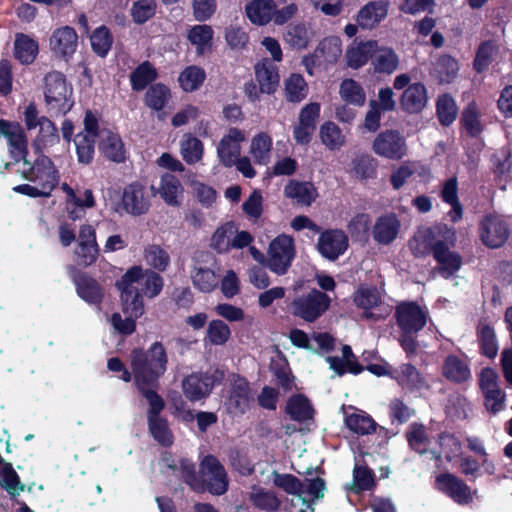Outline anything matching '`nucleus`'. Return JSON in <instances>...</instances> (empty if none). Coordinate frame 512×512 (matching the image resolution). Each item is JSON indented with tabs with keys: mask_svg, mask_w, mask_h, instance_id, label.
I'll return each mask as SVG.
<instances>
[{
	"mask_svg": "<svg viewBox=\"0 0 512 512\" xmlns=\"http://www.w3.org/2000/svg\"><path fill=\"white\" fill-rule=\"evenodd\" d=\"M91 45L95 53L105 56L112 44V37L109 30L102 26L97 28L90 37Z\"/></svg>",
	"mask_w": 512,
	"mask_h": 512,
	"instance_id": "69168bd1",
	"label": "nucleus"
},
{
	"mask_svg": "<svg viewBox=\"0 0 512 512\" xmlns=\"http://www.w3.org/2000/svg\"><path fill=\"white\" fill-rule=\"evenodd\" d=\"M116 286L121 291L123 312L142 316L144 313L142 295L149 298L156 297L163 288V279L153 270L134 266L117 281Z\"/></svg>",
	"mask_w": 512,
	"mask_h": 512,
	"instance_id": "f257e3e1",
	"label": "nucleus"
},
{
	"mask_svg": "<svg viewBox=\"0 0 512 512\" xmlns=\"http://www.w3.org/2000/svg\"><path fill=\"white\" fill-rule=\"evenodd\" d=\"M180 152L188 164H194L202 158L203 144L196 137L185 135L181 140Z\"/></svg>",
	"mask_w": 512,
	"mask_h": 512,
	"instance_id": "864d4df0",
	"label": "nucleus"
},
{
	"mask_svg": "<svg viewBox=\"0 0 512 512\" xmlns=\"http://www.w3.org/2000/svg\"><path fill=\"white\" fill-rule=\"evenodd\" d=\"M479 237L488 248L503 246L510 236L508 223L497 215L484 216L478 226Z\"/></svg>",
	"mask_w": 512,
	"mask_h": 512,
	"instance_id": "6e6552de",
	"label": "nucleus"
},
{
	"mask_svg": "<svg viewBox=\"0 0 512 512\" xmlns=\"http://www.w3.org/2000/svg\"><path fill=\"white\" fill-rule=\"evenodd\" d=\"M394 316L401 331L408 333H418L427 321V313L415 302L400 303Z\"/></svg>",
	"mask_w": 512,
	"mask_h": 512,
	"instance_id": "f8f14e48",
	"label": "nucleus"
},
{
	"mask_svg": "<svg viewBox=\"0 0 512 512\" xmlns=\"http://www.w3.org/2000/svg\"><path fill=\"white\" fill-rule=\"evenodd\" d=\"M427 91L423 84L414 83L408 86L403 92L400 105L408 113H418L427 104Z\"/></svg>",
	"mask_w": 512,
	"mask_h": 512,
	"instance_id": "bb28decb",
	"label": "nucleus"
},
{
	"mask_svg": "<svg viewBox=\"0 0 512 512\" xmlns=\"http://www.w3.org/2000/svg\"><path fill=\"white\" fill-rule=\"evenodd\" d=\"M346 426L354 433L367 435L375 431L376 423L363 412H353L345 417Z\"/></svg>",
	"mask_w": 512,
	"mask_h": 512,
	"instance_id": "37998d69",
	"label": "nucleus"
},
{
	"mask_svg": "<svg viewBox=\"0 0 512 512\" xmlns=\"http://www.w3.org/2000/svg\"><path fill=\"white\" fill-rule=\"evenodd\" d=\"M149 431L153 438L162 446H170L173 443V434L166 419L162 417L148 419Z\"/></svg>",
	"mask_w": 512,
	"mask_h": 512,
	"instance_id": "6e6d98bb",
	"label": "nucleus"
},
{
	"mask_svg": "<svg viewBox=\"0 0 512 512\" xmlns=\"http://www.w3.org/2000/svg\"><path fill=\"white\" fill-rule=\"evenodd\" d=\"M284 192L288 198L295 199L298 203L306 206H309L317 196L316 189L310 182L291 181L286 185Z\"/></svg>",
	"mask_w": 512,
	"mask_h": 512,
	"instance_id": "2f4dec72",
	"label": "nucleus"
},
{
	"mask_svg": "<svg viewBox=\"0 0 512 512\" xmlns=\"http://www.w3.org/2000/svg\"><path fill=\"white\" fill-rule=\"evenodd\" d=\"M193 285L201 292L209 293L214 290L218 283L219 278L213 270L209 268L198 267L195 268L191 274Z\"/></svg>",
	"mask_w": 512,
	"mask_h": 512,
	"instance_id": "a18cd8bd",
	"label": "nucleus"
},
{
	"mask_svg": "<svg viewBox=\"0 0 512 512\" xmlns=\"http://www.w3.org/2000/svg\"><path fill=\"white\" fill-rule=\"evenodd\" d=\"M373 63L376 71L391 74L397 69L399 59L391 48H377Z\"/></svg>",
	"mask_w": 512,
	"mask_h": 512,
	"instance_id": "49530a36",
	"label": "nucleus"
},
{
	"mask_svg": "<svg viewBox=\"0 0 512 512\" xmlns=\"http://www.w3.org/2000/svg\"><path fill=\"white\" fill-rule=\"evenodd\" d=\"M0 475L2 477L1 485L10 494L15 495L24 490V485L20 483L17 473L10 463L5 462L0 456Z\"/></svg>",
	"mask_w": 512,
	"mask_h": 512,
	"instance_id": "603ef678",
	"label": "nucleus"
},
{
	"mask_svg": "<svg viewBox=\"0 0 512 512\" xmlns=\"http://www.w3.org/2000/svg\"><path fill=\"white\" fill-rule=\"evenodd\" d=\"M443 375L453 382H464L470 377V370L466 363H464L457 356H448L442 367Z\"/></svg>",
	"mask_w": 512,
	"mask_h": 512,
	"instance_id": "e433bc0d",
	"label": "nucleus"
},
{
	"mask_svg": "<svg viewBox=\"0 0 512 512\" xmlns=\"http://www.w3.org/2000/svg\"><path fill=\"white\" fill-rule=\"evenodd\" d=\"M458 63L449 55L439 57L433 73L440 83H450L457 75Z\"/></svg>",
	"mask_w": 512,
	"mask_h": 512,
	"instance_id": "c03bdc74",
	"label": "nucleus"
},
{
	"mask_svg": "<svg viewBox=\"0 0 512 512\" xmlns=\"http://www.w3.org/2000/svg\"><path fill=\"white\" fill-rule=\"evenodd\" d=\"M183 191L180 181L176 176L166 173L162 176L158 192L166 204L179 206L178 195Z\"/></svg>",
	"mask_w": 512,
	"mask_h": 512,
	"instance_id": "c9c22d12",
	"label": "nucleus"
},
{
	"mask_svg": "<svg viewBox=\"0 0 512 512\" xmlns=\"http://www.w3.org/2000/svg\"><path fill=\"white\" fill-rule=\"evenodd\" d=\"M354 302L358 307L363 308L364 310H369L377 306L381 302V298L377 288L361 287L354 295ZM364 316L366 318H371L373 313L365 311Z\"/></svg>",
	"mask_w": 512,
	"mask_h": 512,
	"instance_id": "09e8293b",
	"label": "nucleus"
},
{
	"mask_svg": "<svg viewBox=\"0 0 512 512\" xmlns=\"http://www.w3.org/2000/svg\"><path fill=\"white\" fill-rule=\"evenodd\" d=\"M256 80L262 93L272 94L279 85L277 66L269 59H263L255 65Z\"/></svg>",
	"mask_w": 512,
	"mask_h": 512,
	"instance_id": "b1692460",
	"label": "nucleus"
},
{
	"mask_svg": "<svg viewBox=\"0 0 512 512\" xmlns=\"http://www.w3.org/2000/svg\"><path fill=\"white\" fill-rule=\"evenodd\" d=\"M461 122L466 131L471 136H477L481 130V123L479 120V113L475 103H470L467 108L463 111L461 116Z\"/></svg>",
	"mask_w": 512,
	"mask_h": 512,
	"instance_id": "774afa93",
	"label": "nucleus"
},
{
	"mask_svg": "<svg viewBox=\"0 0 512 512\" xmlns=\"http://www.w3.org/2000/svg\"><path fill=\"white\" fill-rule=\"evenodd\" d=\"M341 46V40L338 37H327L315 49V56L319 57L323 64H333L341 56Z\"/></svg>",
	"mask_w": 512,
	"mask_h": 512,
	"instance_id": "4c0bfd02",
	"label": "nucleus"
},
{
	"mask_svg": "<svg viewBox=\"0 0 512 512\" xmlns=\"http://www.w3.org/2000/svg\"><path fill=\"white\" fill-rule=\"evenodd\" d=\"M222 377V373L215 371L214 374L208 372H195L182 380V390L187 399L192 402L206 398L212 391L215 381Z\"/></svg>",
	"mask_w": 512,
	"mask_h": 512,
	"instance_id": "9d476101",
	"label": "nucleus"
},
{
	"mask_svg": "<svg viewBox=\"0 0 512 512\" xmlns=\"http://www.w3.org/2000/svg\"><path fill=\"white\" fill-rule=\"evenodd\" d=\"M397 381L399 385L410 391L429 388V385L427 384L424 377L411 364L401 365L400 372L397 376Z\"/></svg>",
	"mask_w": 512,
	"mask_h": 512,
	"instance_id": "f704fd0d",
	"label": "nucleus"
},
{
	"mask_svg": "<svg viewBox=\"0 0 512 512\" xmlns=\"http://www.w3.org/2000/svg\"><path fill=\"white\" fill-rule=\"evenodd\" d=\"M322 143L331 150L339 149L345 143V136L333 122H326L320 128Z\"/></svg>",
	"mask_w": 512,
	"mask_h": 512,
	"instance_id": "3c124183",
	"label": "nucleus"
},
{
	"mask_svg": "<svg viewBox=\"0 0 512 512\" xmlns=\"http://www.w3.org/2000/svg\"><path fill=\"white\" fill-rule=\"evenodd\" d=\"M168 356L162 342H154L148 350L135 348L130 353V367L136 386L157 385L167 369Z\"/></svg>",
	"mask_w": 512,
	"mask_h": 512,
	"instance_id": "f03ea898",
	"label": "nucleus"
},
{
	"mask_svg": "<svg viewBox=\"0 0 512 512\" xmlns=\"http://www.w3.org/2000/svg\"><path fill=\"white\" fill-rule=\"evenodd\" d=\"M439 489L445 492L460 505H468L473 501L477 491H471L470 487L452 474H443L437 478Z\"/></svg>",
	"mask_w": 512,
	"mask_h": 512,
	"instance_id": "2eb2a0df",
	"label": "nucleus"
},
{
	"mask_svg": "<svg viewBox=\"0 0 512 512\" xmlns=\"http://www.w3.org/2000/svg\"><path fill=\"white\" fill-rule=\"evenodd\" d=\"M38 53V43L30 36L17 33L14 43V55L23 64L32 63Z\"/></svg>",
	"mask_w": 512,
	"mask_h": 512,
	"instance_id": "7c9ffc66",
	"label": "nucleus"
},
{
	"mask_svg": "<svg viewBox=\"0 0 512 512\" xmlns=\"http://www.w3.org/2000/svg\"><path fill=\"white\" fill-rule=\"evenodd\" d=\"M207 335L213 345H223L229 340L231 331L223 321L213 320L208 325Z\"/></svg>",
	"mask_w": 512,
	"mask_h": 512,
	"instance_id": "338daca9",
	"label": "nucleus"
},
{
	"mask_svg": "<svg viewBox=\"0 0 512 512\" xmlns=\"http://www.w3.org/2000/svg\"><path fill=\"white\" fill-rule=\"evenodd\" d=\"M157 77V72L148 61L139 65L130 75L133 90L141 91Z\"/></svg>",
	"mask_w": 512,
	"mask_h": 512,
	"instance_id": "de8ad7c7",
	"label": "nucleus"
},
{
	"mask_svg": "<svg viewBox=\"0 0 512 512\" xmlns=\"http://www.w3.org/2000/svg\"><path fill=\"white\" fill-rule=\"evenodd\" d=\"M331 298L317 289L296 297L288 306L291 314L312 323L321 317L329 308Z\"/></svg>",
	"mask_w": 512,
	"mask_h": 512,
	"instance_id": "20e7f679",
	"label": "nucleus"
},
{
	"mask_svg": "<svg viewBox=\"0 0 512 512\" xmlns=\"http://www.w3.org/2000/svg\"><path fill=\"white\" fill-rule=\"evenodd\" d=\"M437 114L440 122L448 126L456 118L457 108L452 97L449 95H442L437 101Z\"/></svg>",
	"mask_w": 512,
	"mask_h": 512,
	"instance_id": "e2e57ef3",
	"label": "nucleus"
},
{
	"mask_svg": "<svg viewBox=\"0 0 512 512\" xmlns=\"http://www.w3.org/2000/svg\"><path fill=\"white\" fill-rule=\"evenodd\" d=\"M295 257L294 240L291 236L282 234L269 245L267 267L277 275H284Z\"/></svg>",
	"mask_w": 512,
	"mask_h": 512,
	"instance_id": "423d86ee",
	"label": "nucleus"
},
{
	"mask_svg": "<svg viewBox=\"0 0 512 512\" xmlns=\"http://www.w3.org/2000/svg\"><path fill=\"white\" fill-rule=\"evenodd\" d=\"M372 149L379 156L398 160L406 155L407 145L405 138L398 131L385 130L377 135Z\"/></svg>",
	"mask_w": 512,
	"mask_h": 512,
	"instance_id": "9b49d317",
	"label": "nucleus"
},
{
	"mask_svg": "<svg viewBox=\"0 0 512 512\" xmlns=\"http://www.w3.org/2000/svg\"><path fill=\"white\" fill-rule=\"evenodd\" d=\"M0 133L7 138L10 146L13 148L11 154L15 158V163L21 164V160L27 159V138L19 124L0 120Z\"/></svg>",
	"mask_w": 512,
	"mask_h": 512,
	"instance_id": "4468645a",
	"label": "nucleus"
},
{
	"mask_svg": "<svg viewBox=\"0 0 512 512\" xmlns=\"http://www.w3.org/2000/svg\"><path fill=\"white\" fill-rule=\"evenodd\" d=\"M400 221L394 214H388L377 219L373 227L374 240L382 245H388L397 237Z\"/></svg>",
	"mask_w": 512,
	"mask_h": 512,
	"instance_id": "a878e982",
	"label": "nucleus"
},
{
	"mask_svg": "<svg viewBox=\"0 0 512 512\" xmlns=\"http://www.w3.org/2000/svg\"><path fill=\"white\" fill-rule=\"evenodd\" d=\"M348 247V238L342 230H329L321 234L319 252L329 260H336Z\"/></svg>",
	"mask_w": 512,
	"mask_h": 512,
	"instance_id": "dca6fc26",
	"label": "nucleus"
},
{
	"mask_svg": "<svg viewBox=\"0 0 512 512\" xmlns=\"http://www.w3.org/2000/svg\"><path fill=\"white\" fill-rule=\"evenodd\" d=\"M244 140L243 133L237 128L229 130L228 135L224 136L218 145V156L221 162L231 167L235 165L240 157L241 147L240 143Z\"/></svg>",
	"mask_w": 512,
	"mask_h": 512,
	"instance_id": "6ab92c4d",
	"label": "nucleus"
},
{
	"mask_svg": "<svg viewBox=\"0 0 512 512\" xmlns=\"http://www.w3.org/2000/svg\"><path fill=\"white\" fill-rule=\"evenodd\" d=\"M157 385H145L137 386L139 392L147 399L149 403V411H148V419L161 417L159 414L164 409L165 403L164 400L159 396L156 391Z\"/></svg>",
	"mask_w": 512,
	"mask_h": 512,
	"instance_id": "680f3d73",
	"label": "nucleus"
},
{
	"mask_svg": "<svg viewBox=\"0 0 512 512\" xmlns=\"http://www.w3.org/2000/svg\"><path fill=\"white\" fill-rule=\"evenodd\" d=\"M236 233V226L232 222L217 228L211 238V247L218 253L229 252L232 248V237Z\"/></svg>",
	"mask_w": 512,
	"mask_h": 512,
	"instance_id": "a19ab883",
	"label": "nucleus"
},
{
	"mask_svg": "<svg viewBox=\"0 0 512 512\" xmlns=\"http://www.w3.org/2000/svg\"><path fill=\"white\" fill-rule=\"evenodd\" d=\"M433 257L438 264L434 272L446 279L453 276L462 266V258L459 253L451 251L444 242L438 244Z\"/></svg>",
	"mask_w": 512,
	"mask_h": 512,
	"instance_id": "aec40b11",
	"label": "nucleus"
},
{
	"mask_svg": "<svg viewBox=\"0 0 512 512\" xmlns=\"http://www.w3.org/2000/svg\"><path fill=\"white\" fill-rule=\"evenodd\" d=\"M73 281L78 295L90 304H99L104 296L102 287L98 282L84 272L77 271L73 275Z\"/></svg>",
	"mask_w": 512,
	"mask_h": 512,
	"instance_id": "5701e85b",
	"label": "nucleus"
},
{
	"mask_svg": "<svg viewBox=\"0 0 512 512\" xmlns=\"http://www.w3.org/2000/svg\"><path fill=\"white\" fill-rule=\"evenodd\" d=\"M246 15L249 20L257 25L269 23L275 12V3L273 0H253L246 5Z\"/></svg>",
	"mask_w": 512,
	"mask_h": 512,
	"instance_id": "c85d7f7f",
	"label": "nucleus"
},
{
	"mask_svg": "<svg viewBox=\"0 0 512 512\" xmlns=\"http://www.w3.org/2000/svg\"><path fill=\"white\" fill-rule=\"evenodd\" d=\"M144 258L147 264L159 271H164L169 265V254L159 245H148L144 250Z\"/></svg>",
	"mask_w": 512,
	"mask_h": 512,
	"instance_id": "052dcab7",
	"label": "nucleus"
},
{
	"mask_svg": "<svg viewBox=\"0 0 512 512\" xmlns=\"http://www.w3.org/2000/svg\"><path fill=\"white\" fill-rule=\"evenodd\" d=\"M499 52V44L496 40L490 39L480 43L473 62L474 69L481 73L489 67Z\"/></svg>",
	"mask_w": 512,
	"mask_h": 512,
	"instance_id": "72a5a7b5",
	"label": "nucleus"
},
{
	"mask_svg": "<svg viewBox=\"0 0 512 512\" xmlns=\"http://www.w3.org/2000/svg\"><path fill=\"white\" fill-rule=\"evenodd\" d=\"M443 241L436 239L433 231L430 228H423L417 231L413 238L409 241V247L416 257L428 255L436 250L438 244Z\"/></svg>",
	"mask_w": 512,
	"mask_h": 512,
	"instance_id": "cd10ccee",
	"label": "nucleus"
},
{
	"mask_svg": "<svg viewBox=\"0 0 512 512\" xmlns=\"http://www.w3.org/2000/svg\"><path fill=\"white\" fill-rule=\"evenodd\" d=\"M58 139L59 137L55 125L47 117L42 116L39 126V135L35 141L37 147L53 145Z\"/></svg>",
	"mask_w": 512,
	"mask_h": 512,
	"instance_id": "0e129e2a",
	"label": "nucleus"
},
{
	"mask_svg": "<svg viewBox=\"0 0 512 512\" xmlns=\"http://www.w3.org/2000/svg\"><path fill=\"white\" fill-rule=\"evenodd\" d=\"M387 14V1H371L360 9L356 21L358 26L363 29H373L386 18Z\"/></svg>",
	"mask_w": 512,
	"mask_h": 512,
	"instance_id": "4be33fe9",
	"label": "nucleus"
},
{
	"mask_svg": "<svg viewBox=\"0 0 512 512\" xmlns=\"http://www.w3.org/2000/svg\"><path fill=\"white\" fill-rule=\"evenodd\" d=\"M286 97L290 102H300L307 95V84L300 74H292L285 81Z\"/></svg>",
	"mask_w": 512,
	"mask_h": 512,
	"instance_id": "bf43d9fd",
	"label": "nucleus"
},
{
	"mask_svg": "<svg viewBox=\"0 0 512 512\" xmlns=\"http://www.w3.org/2000/svg\"><path fill=\"white\" fill-rule=\"evenodd\" d=\"M253 399L248 382L244 378L234 379L226 401L227 410L234 415L243 414Z\"/></svg>",
	"mask_w": 512,
	"mask_h": 512,
	"instance_id": "f3484780",
	"label": "nucleus"
},
{
	"mask_svg": "<svg viewBox=\"0 0 512 512\" xmlns=\"http://www.w3.org/2000/svg\"><path fill=\"white\" fill-rule=\"evenodd\" d=\"M171 94L167 86L163 84H154L146 92L145 103L148 107L153 110H162L168 101L170 100Z\"/></svg>",
	"mask_w": 512,
	"mask_h": 512,
	"instance_id": "8fccbe9b",
	"label": "nucleus"
},
{
	"mask_svg": "<svg viewBox=\"0 0 512 512\" xmlns=\"http://www.w3.org/2000/svg\"><path fill=\"white\" fill-rule=\"evenodd\" d=\"M98 146L103 155L113 162H123L125 151L120 137L107 128H99Z\"/></svg>",
	"mask_w": 512,
	"mask_h": 512,
	"instance_id": "412c9836",
	"label": "nucleus"
},
{
	"mask_svg": "<svg viewBox=\"0 0 512 512\" xmlns=\"http://www.w3.org/2000/svg\"><path fill=\"white\" fill-rule=\"evenodd\" d=\"M477 335L482 353L488 358H495L498 353V345L494 329L489 324L480 322Z\"/></svg>",
	"mask_w": 512,
	"mask_h": 512,
	"instance_id": "79ce46f5",
	"label": "nucleus"
},
{
	"mask_svg": "<svg viewBox=\"0 0 512 512\" xmlns=\"http://www.w3.org/2000/svg\"><path fill=\"white\" fill-rule=\"evenodd\" d=\"M78 36L69 26L56 29L50 38V47L53 53L64 59L70 58L76 51Z\"/></svg>",
	"mask_w": 512,
	"mask_h": 512,
	"instance_id": "a211bd4d",
	"label": "nucleus"
},
{
	"mask_svg": "<svg viewBox=\"0 0 512 512\" xmlns=\"http://www.w3.org/2000/svg\"><path fill=\"white\" fill-rule=\"evenodd\" d=\"M17 173L45 190L49 195L58 185L59 176L53 162L46 156H39L34 163L27 159L19 164Z\"/></svg>",
	"mask_w": 512,
	"mask_h": 512,
	"instance_id": "7ed1b4c3",
	"label": "nucleus"
},
{
	"mask_svg": "<svg viewBox=\"0 0 512 512\" xmlns=\"http://www.w3.org/2000/svg\"><path fill=\"white\" fill-rule=\"evenodd\" d=\"M205 71L197 66L186 68L179 76V83L184 91L197 90L205 80Z\"/></svg>",
	"mask_w": 512,
	"mask_h": 512,
	"instance_id": "13d9d810",
	"label": "nucleus"
},
{
	"mask_svg": "<svg viewBox=\"0 0 512 512\" xmlns=\"http://www.w3.org/2000/svg\"><path fill=\"white\" fill-rule=\"evenodd\" d=\"M340 95L347 103L357 106H363L366 100L363 88L353 79H346L341 83Z\"/></svg>",
	"mask_w": 512,
	"mask_h": 512,
	"instance_id": "5fc2aeb1",
	"label": "nucleus"
},
{
	"mask_svg": "<svg viewBox=\"0 0 512 512\" xmlns=\"http://www.w3.org/2000/svg\"><path fill=\"white\" fill-rule=\"evenodd\" d=\"M151 206L150 195L139 183L126 186L123 190L121 207L131 216H141L148 213Z\"/></svg>",
	"mask_w": 512,
	"mask_h": 512,
	"instance_id": "ddd939ff",
	"label": "nucleus"
},
{
	"mask_svg": "<svg viewBox=\"0 0 512 512\" xmlns=\"http://www.w3.org/2000/svg\"><path fill=\"white\" fill-rule=\"evenodd\" d=\"M286 412L292 420L298 422L312 420L314 416V409L309 399L301 394L292 396L288 400Z\"/></svg>",
	"mask_w": 512,
	"mask_h": 512,
	"instance_id": "c756f323",
	"label": "nucleus"
},
{
	"mask_svg": "<svg viewBox=\"0 0 512 512\" xmlns=\"http://www.w3.org/2000/svg\"><path fill=\"white\" fill-rule=\"evenodd\" d=\"M202 488L214 495H222L228 489V477L223 465L213 455L204 457L200 464Z\"/></svg>",
	"mask_w": 512,
	"mask_h": 512,
	"instance_id": "0eeeda50",
	"label": "nucleus"
},
{
	"mask_svg": "<svg viewBox=\"0 0 512 512\" xmlns=\"http://www.w3.org/2000/svg\"><path fill=\"white\" fill-rule=\"evenodd\" d=\"M272 139L266 133H259L251 141L250 153L255 163L265 165L270 161Z\"/></svg>",
	"mask_w": 512,
	"mask_h": 512,
	"instance_id": "ea45409f",
	"label": "nucleus"
},
{
	"mask_svg": "<svg viewBox=\"0 0 512 512\" xmlns=\"http://www.w3.org/2000/svg\"><path fill=\"white\" fill-rule=\"evenodd\" d=\"M44 95L46 104L56 113H66L72 107L70 97L72 89L68 86L65 76L52 71L44 77Z\"/></svg>",
	"mask_w": 512,
	"mask_h": 512,
	"instance_id": "39448f33",
	"label": "nucleus"
},
{
	"mask_svg": "<svg viewBox=\"0 0 512 512\" xmlns=\"http://www.w3.org/2000/svg\"><path fill=\"white\" fill-rule=\"evenodd\" d=\"M342 357L343 358L327 357L330 368L333 369L337 375H343L346 372V366L353 374H358L363 370L362 366L352 360L354 355L350 346L344 345L342 347Z\"/></svg>",
	"mask_w": 512,
	"mask_h": 512,
	"instance_id": "58836bf2",
	"label": "nucleus"
},
{
	"mask_svg": "<svg viewBox=\"0 0 512 512\" xmlns=\"http://www.w3.org/2000/svg\"><path fill=\"white\" fill-rule=\"evenodd\" d=\"M249 499L255 507L267 512L277 511L281 505V501L273 492L263 489L251 492Z\"/></svg>",
	"mask_w": 512,
	"mask_h": 512,
	"instance_id": "4d7b16f0",
	"label": "nucleus"
},
{
	"mask_svg": "<svg viewBox=\"0 0 512 512\" xmlns=\"http://www.w3.org/2000/svg\"><path fill=\"white\" fill-rule=\"evenodd\" d=\"M303 488L299 497L292 499V505L299 506V512H306L307 509L312 508V504L308 500V497H312L313 500H319L324 497L325 482L321 478L305 479L302 481Z\"/></svg>",
	"mask_w": 512,
	"mask_h": 512,
	"instance_id": "393cba45",
	"label": "nucleus"
},
{
	"mask_svg": "<svg viewBox=\"0 0 512 512\" xmlns=\"http://www.w3.org/2000/svg\"><path fill=\"white\" fill-rule=\"evenodd\" d=\"M377 48L378 43L373 40L350 48L346 54L348 65L355 69L363 66L375 54Z\"/></svg>",
	"mask_w": 512,
	"mask_h": 512,
	"instance_id": "473e14b6",
	"label": "nucleus"
},
{
	"mask_svg": "<svg viewBox=\"0 0 512 512\" xmlns=\"http://www.w3.org/2000/svg\"><path fill=\"white\" fill-rule=\"evenodd\" d=\"M99 125L91 111H87L84 119V130L74 139L79 162L89 164L94 155V144L98 140Z\"/></svg>",
	"mask_w": 512,
	"mask_h": 512,
	"instance_id": "1a4fd4ad",
	"label": "nucleus"
}]
</instances>
